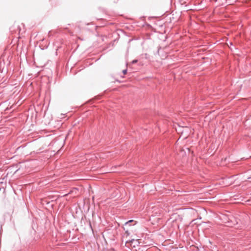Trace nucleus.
Here are the masks:
<instances>
[{
	"mask_svg": "<svg viewBox=\"0 0 251 251\" xmlns=\"http://www.w3.org/2000/svg\"><path fill=\"white\" fill-rule=\"evenodd\" d=\"M137 62V60H134L133 61H132V63H135Z\"/></svg>",
	"mask_w": 251,
	"mask_h": 251,
	"instance_id": "nucleus-4",
	"label": "nucleus"
},
{
	"mask_svg": "<svg viewBox=\"0 0 251 251\" xmlns=\"http://www.w3.org/2000/svg\"><path fill=\"white\" fill-rule=\"evenodd\" d=\"M134 221L133 220H130L129 221H128V222H127L126 224L127 225V224H128L129 223H132V222H133Z\"/></svg>",
	"mask_w": 251,
	"mask_h": 251,
	"instance_id": "nucleus-2",
	"label": "nucleus"
},
{
	"mask_svg": "<svg viewBox=\"0 0 251 251\" xmlns=\"http://www.w3.org/2000/svg\"><path fill=\"white\" fill-rule=\"evenodd\" d=\"M190 132V129L187 127H185L182 128V131H181V136H183V134H184V137L186 138L188 135V133Z\"/></svg>",
	"mask_w": 251,
	"mask_h": 251,
	"instance_id": "nucleus-1",
	"label": "nucleus"
},
{
	"mask_svg": "<svg viewBox=\"0 0 251 251\" xmlns=\"http://www.w3.org/2000/svg\"><path fill=\"white\" fill-rule=\"evenodd\" d=\"M123 74H124V75H126V73H127V71H126V70H123Z\"/></svg>",
	"mask_w": 251,
	"mask_h": 251,
	"instance_id": "nucleus-3",
	"label": "nucleus"
}]
</instances>
